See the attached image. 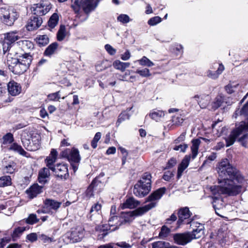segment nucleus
Wrapping results in <instances>:
<instances>
[{"instance_id": "obj_21", "label": "nucleus", "mask_w": 248, "mask_h": 248, "mask_svg": "<svg viewBox=\"0 0 248 248\" xmlns=\"http://www.w3.org/2000/svg\"><path fill=\"white\" fill-rule=\"evenodd\" d=\"M194 98L199 99L197 101L202 108H206L211 100V97L209 95L202 94L200 96L196 95L194 96Z\"/></svg>"}, {"instance_id": "obj_19", "label": "nucleus", "mask_w": 248, "mask_h": 248, "mask_svg": "<svg viewBox=\"0 0 248 248\" xmlns=\"http://www.w3.org/2000/svg\"><path fill=\"white\" fill-rule=\"evenodd\" d=\"M155 207V203H149L144 206L138 208L137 209L132 211L134 217L141 216L145 213L150 210L152 208Z\"/></svg>"}, {"instance_id": "obj_52", "label": "nucleus", "mask_w": 248, "mask_h": 248, "mask_svg": "<svg viewBox=\"0 0 248 248\" xmlns=\"http://www.w3.org/2000/svg\"><path fill=\"white\" fill-rule=\"evenodd\" d=\"M3 143L4 144L11 143L14 141L13 135L8 133L3 136Z\"/></svg>"}, {"instance_id": "obj_20", "label": "nucleus", "mask_w": 248, "mask_h": 248, "mask_svg": "<svg viewBox=\"0 0 248 248\" xmlns=\"http://www.w3.org/2000/svg\"><path fill=\"white\" fill-rule=\"evenodd\" d=\"M42 22L41 18L34 16L28 21L26 28L29 31L36 30L41 25Z\"/></svg>"}, {"instance_id": "obj_64", "label": "nucleus", "mask_w": 248, "mask_h": 248, "mask_svg": "<svg viewBox=\"0 0 248 248\" xmlns=\"http://www.w3.org/2000/svg\"><path fill=\"white\" fill-rule=\"evenodd\" d=\"M131 57V53L128 50H127L124 54L121 56V58L123 61H127Z\"/></svg>"}, {"instance_id": "obj_18", "label": "nucleus", "mask_w": 248, "mask_h": 248, "mask_svg": "<svg viewBox=\"0 0 248 248\" xmlns=\"http://www.w3.org/2000/svg\"><path fill=\"white\" fill-rule=\"evenodd\" d=\"M7 89L9 93L13 96L19 94L22 90L21 86L18 83L11 81L7 84Z\"/></svg>"}, {"instance_id": "obj_23", "label": "nucleus", "mask_w": 248, "mask_h": 248, "mask_svg": "<svg viewBox=\"0 0 248 248\" xmlns=\"http://www.w3.org/2000/svg\"><path fill=\"white\" fill-rule=\"evenodd\" d=\"M191 156L190 155H186L185 156L178 168L177 177L179 178L182 175L184 170L188 167Z\"/></svg>"}, {"instance_id": "obj_4", "label": "nucleus", "mask_w": 248, "mask_h": 248, "mask_svg": "<svg viewBox=\"0 0 248 248\" xmlns=\"http://www.w3.org/2000/svg\"><path fill=\"white\" fill-rule=\"evenodd\" d=\"M21 139L23 146L28 151H35L40 148L41 137L37 132L25 130L22 132Z\"/></svg>"}, {"instance_id": "obj_27", "label": "nucleus", "mask_w": 248, "mask_h": 248, "mask_svg": "<svg viewBox=\"0 0 248 248\" xmlns=\"http://www.w3.org/2000/svg\"><path fill=\"white\" fill-rule=\"evenodd\" d=\"M224 70V67L222 64H219L217 70L215 72L211 70H208L207 72V76L213 79H217L218 76L222 73Z\"/></svg>"}, {"instance_id": "obj_22", "label": "nucleus", "mask_w": 248, "mask_h": 248, "mask_svg": "<svg viewBox=\"0 0 248 248\" xmlns=\"http://www.w3.org/2000/svg\"><path fill=\"white\" fill-rule=\"evenodd\" d=\"M123 224V221H120V218L117 216L112 217L108 220L109 230L114 231L119 228Z\"/></svg>"}, {"instance_id": "obj_46", "label": "nucleus", "mask_w": 248, "mask_h": 248, "mask_svg": "<svg viewBox=\"0 0 248 248\" xmlns=\"http://www.w3.org/2000/svg\"><path fill=\"white\" fill-rule=\"evenodd\" d=\"M66 29L64 25H61L59 30L57 32V39L59 41H62L66 36Z\"/></svg>"}, {"instance_id": "obj_1", "label": "nucleus", "mask_w": 248, "mask_h": 248, "mask_svg": "<svg viewBox=\"0 0 248 248\" xmlns=\"http://www.w3.org/2000/svg\"><path fill=\"white\" fill-rule=\"evenodd\" d=\"M217 169L219 185L211 188L213 193L220 192L229 196H235L246 190L247 180L228 159L222 160Z\"/></svg>"}, {"instance_id": "obj_32", "label": "nucleus", "mask_w": 248, "mask_h": 248, "mask_svg": "<svg viewBox=\"0 0 248 248\" xmlns=\"http://www.w3.org/2000/svg\"><path fill=\"white\" fill-rule=\"evenodd\" d=\"M97 231L99 232L98 238L99 239H103L108 233V226L107 225L98 226L96 228Z\"/></svg>"}, {"instance_id": "obj_25", "label": "nucleus", "mask_w": 248, "mask_h": 248, "mask_svg": "<svg viewBox=\"0 0 248 248\" xmlns=\"http://www.w3.org/2000/svg\"><path fill=\"white\" fill-rule=\"evenodd\" d=\"M140 202L134 199V198H129L121 205L122 209L134 208L140 204Z\"/></svg>"}, {"instance_id": "obj_17", "label": "nucleus", "mask_w": 248, "mask_h": 248, "mask_svg": "<svg viewBox=\"0 0 248 248\" xmlns=\"http://www.w3.org/2000/svg\"><path fill=\"white\" fill-rule=\"evenodd\" d=\"M67 150L62 152V155L63 157H67L70 162L78 163L80 161V156L79 151L77 149L72 148L69 155H67Z\"/></svg>"}, {"instance_id": "obj_39", "label": "nucleus", "mask_w": 248, "mask_h": 248, "mask_svg": "<svg viewBox=\"0 0 248 248\" xmlns=\"http://www.w3.org/2000/svg\"><path fill=\"white\" fill-rule=\"evenodd\" d=\"M130 117V115L128 114V112L126 111H123L119 115L118 120L116 123V126L118 127L126 119H129Z\"/></svg>"}, {"instance_id": "obj_63", "label": "nucleus", "mask_w": 248, "mask_h": 248, "mask_svg": "<svg viewBox=\"0 0 248 248\" xmlns=\"http://www.w3.org/2000/svg\"><path fill=\"white\" fill-rule=\"evenodd\" d=\"M37 235L36 233H31L29 234L26 236L27 240L31 242H34L37 240Z\"/></svg>"}, {"instance_id": "obj_50", "label": "nucleus", "mask_w": 248, "mask_h": 248, "mask_svg": "<svg viewBox=\"0 0 248 248\" xmlns=\"http://www.w3.org/2000/svg\"><path fill=\"white\" fill-rule=\"evenodd\" d=\"M238 85V84L230 83L225 86V90L228 93H232L235 91Z\"/></svg>"}, {"instance_id": "obj_55", "label": "nucleus", "mask_w": 248, "mask_h": 248, "mask_svg": "<svg viewBox=\"0 0 248 248\" xmlns=\"http://www.w3.org/2000/svg\"><path fill=\"white\" fill-rule=\"evenodd\" d=\"M170 232V229L168 227L164 226L162 227L159 235L161 238H165L168 236Z\"/></svg>"}, {"instance_id": "obj_53", "label": "nucleus", "mask_w": 248, "mask_h": 248, "mask_svg": "<svg viewBox=\"0 0 248 248\" xmlns=\"http://www.w3.org/2000/svg\"><path fill=\"white\" fill-rule=\"evenodd\" d=\"M39 219L37 218L36 215L35 214H31L26 219V222L30 224H33L37 223Z\"/></svg>"}, {"instance_id": "obj_28", "label": "nucleus", "mask_w": 248, "mask_h": 248, "mask_svg": "<svg viewBox=\"0 0 248 248\" xmlns=\"http://www.w3.org/2000/svg\"><path fill=\"white\" fill-rule=\"evenodd\" d=\"M18 46L22 48L24 51H27L28 50H31L34 47L33 43L28 40H22L17 42Z\"/></svg>"}, {"instance_id": "obj_31", "label": "nucleus", "mask_w": 248, "mask_h": 248, "mask_svg": "<svg viewBox=\"0 0 248 248\" xmlns=\"http://www.w3.org/2000/svg\"><path fill=\"white\" fill-rule=\"evenodd\" d=\"M200 143L201 141L199 139L193 140L192 141L191 150L192 152V157L193 159H194L198 155L199 147Z\"/></svg>"}, {"instance_id": "obj_2", "label": "nucleus", "mask_w": 248, "mask_h": 248, "mask_svg": "<svg viewBox=\"0 0 248 248\" xmlns=\"http://www.w3.org/2000/svg\"><path fill=\"white\" fill-rule=\"evenodd\" d=\"M240 115L246 118L245 121L241 122L236 128L232 131L229 136L225 139L226 146L232 145L236 140L244 147H247L248 142V102L242 108Z\"/></svg>"}, {"instance_id": "obj_44", "label": "nucleus", "mask_w": 248, "mask_h": 248, "mask_svg": "<svg viewBox=\"0 0 248 248\" xmlns=\"http://www.w3.org/2000/svg\"><path fill=\"white\" fill-rule=\"evenodd\" d=\"M203 228L204 226L203 224H199L198 228H193V231L190 232L191 234L195 237H196V236H199L198 237H197V239H198L202 236L203 233Z\"/></svg>"}, {"instance_id": "obj_47", "label": "nucleus", "mask_w": 248, "mask_h": 248, "mask_svg": "<svg viewBox=\"0 0 248 248\" xmlns=\"http://www.w3.org/2000/svg\"><path fill=\"white\" fill-rule=\"evenodd\" d=\"M71 7L73 8L75 13H78L80 7H82V3L84 0H71Z\"/></svg>"}, {"instance_id": "obj_8", "label": "nucleus", "mask_w": 248, "mask_h": 248, "mask_svg": "<svg viewBox=\"0 0 248 248\" xmlns=\"http://www.w3.org/2000/svg\"><path fill=\"white\" fill-rule=\"evenodd\" d=\"M51 5L47 1L41 0L38 3L33 4L31 10L33 15L42 16L46 15L51 9Z\"/></svg>"}, {"instance_id": "obj_54", "label": "nucleus", "mask_w": 248, "mask_h": 248, "mask_svg": "<svg viewBox=\"0 0 248 248\" xmlns=\"http://www.w3.org/2000/svg\"><path fill=\"white\" fill-rule=\"evenodd\" d=\"M136 72L142 77H148L151 75L150 70L148 68H144L142 70L138 69Z\"/></svg>"}, {"instance_id": "obj_3", "label": "nucleus", "mask_w": 248, "mask_h": 248, "mask_svg": "<svg viewBox=\"0 0 248 248\" xmlns=\"http://www.w3.org/2000/svg\"><path fill=\"white\" fill-rule=\"evenodd\" d=\"M31 62V56L25 53L19 59L13 58L11 54L7 57V65L10 71L16 75L24 73L28 69Z\"/></svg>"}, {"instance_id": "obj_10", "label": "nucleus", "mask_w": 248, "mask_h": 248, "mask_svg": "<svg viewBox=\"0 0 248 248\" xmlns=\"http://www.w3.org/2000/svg\"><path fill=\"white\" fill-rule=\"evenodd\" d=\"M61 204V202L51 199H47L44 201V210L42 212L53 213L54 211L57 212Z\"/></svg>"}, {"instance_id": "obj_57", "label": "nucleus", "mask_w": 248, "mask_h": 248, "mask_svg": "<svg viewBox=\"0 0 248 248\" xmlns=\"http://www.w3.org/2000/svg\"><path fill=\"white\" fill-rule=\"evenodd\" d=\"M161 21V18L159 16H155L151 18L148 21V24L150 26H155Z\"/></svg>"}, {"instance_id": "obj_9", "label": "nucleus", "mask_w": 248, "mask_h": 248, "mask_svg": "<svg viewBox=\"0 0 248 248\" xmlns=\"http://www.w3.org/2000/svg\"><path fill=\"white\" fill-rule=\"evenodd\" d=\"M54 175L61 179H66L69 176L68 167L66 164H58L50 168Z\"/></svg>"}, {"instance_id": "obj_40", "label": "nucleus", "mask_w": 248, "mask_h": 248, "mask_svg": "<svg viewBox=\"0 0 248 248\" xmlns=\"http://www.w3.org/2000/svg\"><path fill=\"white\" fill-rule=\"evenodd\" d=\"M58 21L59 16L58 14L54 13L50 17L48 22V25L50 28L53 29L58 24Z\"/></svg>"}, {"instance_id": "obj_41", "label": "nucleus", "mask_w": 248, "mask_h": 248, "mask_svg": "<svg viewBox=\"0 0 248 248\" xmlns=\"http://www.w3.org/2000/svg\"><path fill=\"white\" fill-rule=\"evenodd\" d=\"M172 125L178 126L180 125L184 121V116L181 114H176L172 118Z\"/></svg>"}, {"instance_id": "obj_48", "label": "nucleus", "mask_w": 248, "mask_h": 248, "mask_svg": "<svg viewBox=\"0 0 248 248\" xmlns=\"http://www.w3.org/2000/svg\"><path fill=\"white\" fill-rule=\"evenodd\" d=\"M101 209V205L98 203L95 204L92 206L90 210V218L92 219V215L97 214L99 215L98 212Z\"/></svg>"}, {"instance_id": "obj_7", "label": "nucleus", "mask_w": 248, "mask_h": 248, "mask_svg": "<svg viewBox=\"0 0 248 248\" xmlns=\"http://www.w3.org/2000/svg\"><path fill=\"white\" fill-rule=\"evenodd\" d=\"M20 38L19 31L15 30L10 31L3 34L2 41V49L3 53H6L10 48L11 45Z\"/></svg>"}, {"instance_id": "obj_35", "label": "nucleus", "mask_w": 248, "mask_h": 248, "mask_svg": "<svg viewBox=\"0 0 248 248\" xmlns=\"http://www.w3.org/2000/svg\"><path fill=\"white\" fill-rule=\"evenodd\" d=\"M153 248H179L175 246H171L169 243L164 241H158L152 244Z\"/></svg>"}, {"instance_id": "obj_15", "label": "nucleus", "mask_w": 248, "mask_h": 248, "mask_svg": "<svg viewBox=\"0 0 248 248\" xmlns=\"http://www.w3.org/2000/svg\"><path fill=\"white\" fill-rule=\"evenodd\" d=\"M98 3V0H84L82 3V8L86 14H89L96 9Z\"/></svg>"}, {"instance_id": "obj_45", "label": "nucleus", "mask_w": 248, "mask_h": 248, "mask_svg": "<svg viewBox=\"0 0 248 248\" xmlns=\"http://www.w3.org/2000/svg\"><path fill=\"white\" fill-rule=\"evenodd\" d=\"M71 237L74 241H80L83 237V234L79 230H75L72 232Z\"/></svg>"}, {"instance_id": "obj_6", "label": "nucleus", "mask_w": 248, "mask_h": 248, "mask_svg": "<svg viewBox=\"0 0 248 248\" xmlns=\"http://www.w3.org/2000/svg\"><path fill=\"white\" fill-rule=\"evenodd\" d=\"M18 17V13L13 9L2 8L0 10V20L7 26H13Z\"/></svg>"}, {"instance_id": "obj_43", "label": "nucleus", "mask_w": 248, "mask_h": 248, "mask_svg": "<svg viewBox=\"0 0 248 248\" xmlns=\"http://www.w3.org/2000/svg\"><path fill=\"white\" fill-rule=\"evenodd\" d=\"M12 184L11 177L9 176H3L0 177V186L4 187L10 186Z\"/></svg>"}, {"instance_id": "obj_42", "label": "nucleus", "mask_w": 248, "mask_h": 248, "mask_svg": "<svg viewBox=\"0 0 248 248\" xmlns=\"http://www.w3.org/2000/svg\"><path fill=\"white\" fill-rule=\"evenodd\" d=\"M137 62H139L140 65L143 66L151 67L155 65L153 62L145 56L142 57L141 59L138 60Z\"/></svg>"}, {"instance_id": "obj_29", "label": "nucleus", "mask_w": 248, "mask_h": 248, "mask_svg": "<svg viewBox=\"0 0 248 248\" xmlns=\"http://www.w3.org/2000/svg\"><path fill=\"white\" fill-rule=\"evenodd\" d=\"M164 116L165 113L164 111L156 109L153 110L149 113L150 117L156 122L160 121Z\"/></svg>"}, {"instance_id": "obj_5", "label": "nucleus", "mask_w": 248, "mask_h": 248, "mask_svg": "<svg viewBox=\"0 0 248 248\" xmlns=\"http://www.w3.org/2000/svg\"><path fill=\"white\" fill-rule=\"evenodd\" d=\"M151 175L148 172L144 173L141 179L135 185L133 189L134 195L143 197L148 194L151 188Z\"/></svg>"}, {"instance_id": "obj_56", "label": "nucleus", "mask_w": 248, "mask_h": 248, "mask_svg": "<svg viewBox=\"0 0 248 248\" xmlns=\"http://www.w3.org/2000/svg\"><path fill=\"white\" fill-rule=\"evenodd\" d=\"M117 20L123 24H126L129 22L130 18L127 15L121 14L118 16Z\"/></svg>"}, {"instance_id": "obj_12", "label": "nucleus", "mask_w": 248, "mask_h": 248, "mask_svg": "<svg viewBox=\"0 0 248 248\" xmlns=\"http://www.w3.org/2000/svg\"><path fill=\"white\" fill-rule=\"evenodd\" d=\"M178 215V220L177 221V223L179 225L182 223L189 224L190 222H191V219L190 218L191 213L188 207H185L180 209Z\"/></svg>"}, {"instance_id": "obj_59", "label": "nucleus", "mask_w": 248, "mask_h": 248, "mask_svg": "<svg viewBox=\"0 0 248 248\" xmlns=\"http://www.w3.org/2000/svg\"><path fill=\"white\" fill-rule=\"evenodd\" d=\"M39 238L44 243L49 244L54 241L53 238L48 237L45 234H41L39 236Z\"/></svg>"}, {"instance_id": "obj_49", "label": "nucleus", "mask_w": 248, "mask_h": 248, "mask_svg": "<svg viewBox=\"0 0 248 248\" xmlns=\"http://www.w3.org/2000/svg\"><path fill=\"white\" fill-rule=\"evenodd\" d=\"M94 184L92 182L85 192V197L87 200L90 199L93 195Z\"/></svg>"}, {"instance_id": "obj_36", "label": "nucleus", "mask_w": 248, "mask_h": 248, "mask_svg": "<svg viewBox=\"0 0 248 248\" xmlns=\"http://www.w3.org/2000/svg\"><path fill=\"white\" fill-rule=\"evenodd\" d=\"M25 230L26 228L24 227H18L16 228L11 234L13 240L15 241L18 239Z\"/></svg>"}, {"instance_id": "obj_11", "label": "nucleus", "mask_w": 248, "mask_h": 248, "mask_svg": "<svg viewBox=\"0 0 248 248\" xmlns=\"http://www.w3.org/2000/svg\"><path fill=\"white\" fill-rule=\"evenodd\" d=\"M199 236L196 237L191 234L190 232L183 233H177L174 235L173 238L176 243L180 245H185L190 242L193 239H197Z\"/></svg>"}, {"instance_id": "obj_61", "label": "nucleus", "mask_w": 248, "mask_h": 248, "mask_svg": "<svg viewBox=\"0 0 248 248\" xmlns=\"http://www.w3.org/2000/svg\"><path fill=\"white\" fill-rule=\"evenodd\" d=\"M222 101H223V99L221 96H217L216 98L215 101L213 104V108L214 109H216V108H218L221 105Z\"/></svg>"}, {"instance_id": "obj_24", "label": "nucleus", "mask_w": 248, "mask_h": 248, "mask_svg": "<svg viewBox=\"0 0 248 248\" xmlns=\"http://www.w3.org/2000/svg\"><path fill=\"white\" fill-rule=\"evenodd\" d=\"M58 152L56 149H52L50 152V153L48 156L45 159V162L46 164V166L50 169V168L53 167V164L55 163L57 160L58 156Z\"/></svg>"}, {"instance_id": "obj_37", "label": "nucleus", "mask_w": 248, "mask_h": 248, "mask_svg": "<svg viewBox=\"0 0 248 248\" xmlns=\"http://www.w3.org/2000/svg\"><path fill=\"white\" fill-rule=\"evenodd\" d=\"M36 41L40 46H44L49 43V38L46 35H40L36 37Z\"/></svg>"}, {"instance_id": "obj_38", "label": "nucleus", "mask_w": 248, "mask_h": 248, "mask_svg": "<svg viewBox=\"0 0 248 248\" xmlns=\"http://www.w3.org/2000/svg\"><path fill=\"white\" fill-rule=\"evenodd\" d=\"M10 149L18 153L21 155L26 156L27 152L24 150L20 145L16 143L12 144L10 147Z\"/></svg>"}, {"instance_id": "obj_13", "label": "nucleus", "mask_w": 248, "mask_h": 248, "mask_svg": "<svg viewBox=\"0 0 248 248\" xmlns=\"http://www.w3.org/2000/svg\"><path fill=\"white\" fill-rule=\"evenodd\" d=\"M212 192H213L212 191ZM213 194V201L212 202L213 207L216 211V213L220 216L222 217L219 213V210L222 209L224 207V202L222 199L219 196H220L221 194H225L224 193H222L219 192H217V194H214L212 193ZM228 195L227 194H226Z\"/></svg>"}, {"instance_id": "obj_62", "label": "nucleus", "mask_w": 248, "mask_h": 248, "mask_svg": "<svg viewBox=\"0 0 248 248\" xmlns=\"http://www.w3.org/2000/svg\"><path fill=\"white\" fill-rule=\"evenodd\" d=\"M105 48L110 55H114L116 52V50L110 45H106L105 46Z\"/></svg>"}, {"instance_id": "obj_16", "label": "nucleus", "mask_w": 248, "mask_h": 248, "mask_svg": "<svg viewBox=\"0 0 248 248\" xmlns=\"http://www.w3.org/2000/svg\"><path fill=\"white\" fill-rule=\"evenodd\" d=\"M43 191V186L37 184H33L26 189L25 192L29 198L32 199L41 193Z\"/></svg>"}, {"instance_id": "obj_34", "label": "nucleus", "mask_w": 248, "mask_h": 248, "mask_svg": "<svg viewBox=\"0 0 248 248\" xmlns=\"http://www.w3.org/2000/svg\"><path fill=\"white\" fill-rule=\"evenodd\" d=\"M58 44L57 42H54L49 45L46 48L44 52V54L47 56H51L54 54L55 51L58 48Z\"/></svg>"}, {"instance_id": "obj_33", "label": "nucleus", "mask_w": 248, "mask_h": 248, "mask_svg": "<svg viewBox=\"0 0 248 248\" xmlns=\"http://www.w3.org/2000/svg\"><path fill=\"white\" fill-rule=\"evenodd\" d=\"M130 65L129 62H122L119 60H116L113 63V67L122 72L124 71L126 68L129 67Z\"/></svg>"}, {"instance_id": "obj_58", "label": "nucleus", "mask_w": 248, "mask_h": 248, "mask_svg": "<svg viewBox=\"0 0 248 248\" xmlns=\"http://www.w3.org/2000/svg\"><path fill=\"white\" fill-rule=\"evenodd\" d=\"M187 147L188 146L187 144L183 143L178 145H175V146L173 147V150L175 151H179L180 152L184 153L186 152Z\"/></svg>"}, {"instance_id": "obj_14", "label": "nucleus", "mask_w": 248, "mask_h": 248, "mask_svg": "<svg viewBox=\"0 0 248 248\" xmlns=\"http://www.w3.org/2000/svg\"><path fill=\"white\" fill-rule=\"evenodd\" d=\"M165 187H161L155 190L151 194H150L146 199L145 202H149L150 203H155V207L157 205V201L159 200L163 194L166 192Z\"/></svg>"}, {"instance_id": "obj_30", "label": "nucleus", "mask_w": 248, "mask_h": 248, "mask_svg": "<svg viewBox=\"0 0 248 248\" xmlns=\"http://www.w3.org/2000/svg\"><path fill=\"white\" fill-rule=\"evenodd\" d=\"M134 215L132 213V211H129L127 212H122L121 215L122 220L123 224L126 223H130L135 219Z\"/></svg>"}, {"instance_id": "obj_60", "label": "nucleus", "mask_w": 248, "mask_h": 248, "mask_svg": "<svg viewBox=\"0 0 248 248\" xmlns=\"http://www.w3.org/2000/svg\"><path fill=\"white\" fill-rule=\"evenodd\" d=\"M59 93L60 92H57L48 94L47 96L48 99L51 101H59L61 98Z\"/></svg>"}, {"instance_id": "obj_26", "label": "nucleus", "mask_w": 248, "mask_h": 248, "mask_svg": "<svg viewBox=\"0 0 248 248\" xmlns=\"http://www.w3.org/2000/svg\"><path fill=\"white\" fill-rule=\"evenodd\" d=\"M49 170L50 169L48 167L44 168L39 171L38 181L40 183L45 184L46 183V179L50 175Z\"/></svg>"}, {"instance_id": "obj_51", "label": "nucleus", "mask_w": 248, "mask_h": 248, "mask_svg": "<svg viewBox=\"0 0 248 248\" xmlns=\"http://www.w3.org/2000/svg\"><path fill=\"white\" fill-rule=\"evenodd\" d=\"M101 133L100 132H97L93 140L91 142V145L93 149H95L97 146V142L101 139Z\"/></svg>"}]
</instances>
